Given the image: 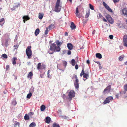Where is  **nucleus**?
<instances>
[{
    "mask_svg": "<svg viewBox=\"0 0 127 127\" xmlns=\"http://www.w3.org/2000/svg\"><path fill=\"white\" fill-rule=\"evenodd\" d=\"M60 0H57L55 7V11L56 12H59L61 9L62 6L60 5Z\"/></svg>",
    "mask_w": 127,
    "mask_h": 127,
    "instance_id": "nucleus-1",
    "label": "nucleus"
},
{
    "mask_svg": "<svg viewBox=\"0 0 127 127\" xmlns=\"http://www.w3.org/2000/svg\"><path fill=\"white\" fill-rule=\"evenodd\" d=\"M31 46H28L26 50V53L28 56V59H30L32 55V52L31 50Z\"/></svg>",
    "mask_w": 127,
    "mask_h": 127,
    "instance_id": "nucleus-2",
    "label": "nucleus"
},
{
    "mask_svg": "<svg viewBox=\"0 0 127 127\" xmlns=\"http://www.w3.org/2000/svg\"><path fill=\"white\" fill-rule=\"evenodd\" d=\"M46 68V66L44 64H41L40 63H38L37 66V69L39 70H40L44 69Z\"/></svg>",
    "mask_w": 127,
    "mask_h": 127,
    "instance_id": "nucleus-3",
    "label": "nucleus"
},
{
    "mask_svg": "<svg viewBox=\"0 0 127 127\" xmlns=\"http://www.w3.org/2000/svg\"><path fill=\"white\" fill-rule=\"evenodd\" d=\"M105 17L108 22L110 24H112L113 23V20L110 15L108 14H106Z\"/></svg>",
    "mask_w": 127,
    "mask_h": 127,
    "instance_id": "nucleus-4",
    "label": "nucleus"
},
{
    "mask_svg": "<svg viewBox=\"0 0 127 127\" xmlns=\"http://www.w3.org/2000/svg\"><path fill=\"white\" fill-rule=\"evenodd\" d=\"M68 93L69 98H70L71 100L72 98L74 97L75 96V92L73 90H71Z\"/></svg>",
    "mask_w": 127,
    "mask_h": 127,
    "instance_id": "nucleus-5",
    "label": "nucleus"
},
{
    "mask_svg": "<svg viewBox=\"0 0 127 127\" xmlns=\"http://www.w3.org/2000/svg\"><path fill=\"white\" fill-rule=\"evenodd\" d=\"M113 99V98L112 96H109L107 97L103 103L104 104H105L107 103H109L110 102V101H112Z\"/></svg>",
    "mask_w": 127,
    "mask_h": 127,
    "instance_id": "nucleus-6",
    "label": "nucleus"
},
{
    "mask_svg": "<svg viewBox=\"0 0 127 127\" xmlns=\"http://www.w3.org/2000/svg\"><path fill=\"white\" fill-rule=\"evenodd\" d=\"M111 86L110 85L108 86H107L104 90L103 93L104 94H106L109 93L111 90Z\"/></svg>",
    "mask_w": 127,
    "mask_h": 127,
    "instance_id": "nucleus-7",
    "label": "nucleus"
},
{
    "mask_svg": "<svg viewBox=\"0 0 127 127\" xmlns=\"http://www.w3.org/2000/svg\"><path fill=\"white\" fill-rule=\"evenodd\" d=\"M123 45L127 47V35L125 34L123 36Z\"/></svg>",
    "mask_w": 127,
    "mask_h": 127,
    "instance_id": "nucleus-8",
    "label": "nucleus"
},
{
    "mask_svg": "<svg viewBox=\"0 0 127 127\" xmlns=\"http://www.w3.org/2000/svg\"><path fill=\"white\" fill-rule=\"evenodd\" d=\"M57 46H56V44L54 43H52L51 44L50 48L51 49L53 50L54 52H55V51L56 52H59V51H57Z\"/></svg>",
    "mask_w": 127,
    "mask_h": 127,
    "instance_id": "nucleus-9",
    "label": "nucleus"
},
{
    "mask_svg": "<svg viewBox=\"0 0 127 127\" xmlns=\"http://www.w3.org/2000/svg\"><path fill=\"white\" fill-rule=\"evenodd\" d=\"M103 4L105 8H106L109 12L111 13L113 12V11L109 7V6L105 2H103Z\"/></svg>",
    "mask_w": 127,
    "mask_h": 127,
    "instance_id": "nucleus-10",
    "label": "nucleus"
},
{
    "mask_svg": "<svg viewBox=\"0 0 127 127\" xmlns=\"http://www.w3.org/2000/svg\"><path fill=\"white\" fill-rule=\"evenodd\" d=\"M56 43L57 46V50L58 51H60L61 49L60 48V46L62 44V42H59L58 40H57L56 42Z\"/></svg>",
    "mask_w": 127,
    "mask_h": 127,
    "instance_id": "nucleus-11",
    "label": "nucleus"
},
{
    "mask_svg": "<svg viewBox=\"0 0 127 127\" xmlns=\"http://www.w3.org/2000/svg\"><path fill=\"white\" fill-rule=\"evenodd\" d=\"M79 80H75L74 82V84L75 88L77 89H78L79 87Z\"/></svg>",
    "mask_w": 127,
    "mask_h": 127,
    "instance_id": "nucleus-12",
    "label": "nucleus"
},
{
    "mask_svg": "<svg viewBox=\"0 0 127 127\" xmlns=\"http://www.w3.org/2000/svg\"><path fill=\"white\" fill-rule=\"evenodd\" d=\"M99 18H101L102 19L103 21L105 22H107V20L102 16L101 14L99 13Z\"/></svg>",
    "mask_w": 127,
    "mask_h": 127,
    "instance_id": "nucleus-13",
    "label": "nucleus"
},
{
    "mask_svg": "<svg viewBox=\"0 0 127 127\" xmlns=\"http://www.w3.org/2000/svg\"><path fill=\"white\" fill-rule=\"evenodd\" d=\"M89 72H87L85 73V74L84 75L83 77L84 78H86L85 79H84V81H85L88 78V77H89Z\"/></svg>",
    "mask_w": 127,
    "mask_h": 127,
    "instance_id": "nucleus-14",
    "label": "nucleus"
},
{
    "mask_svg": "<svg viewBox=\"0 0 127 127\" xmlns=\"http://www.w3.org/2000/svg\"><path fill=\"white\" fill-rule=\"evenodd\" d=\"M67 47L68 49L70 50H71L73 48V46L72 44L71 43H68L67 44Z\"/></svg>",
    "mask_w": 127,
    "mask_h": 127,
    "instance_id": "nucleus-15",
    "label": "nucleus"
},
{
    "mask_svg": "<svg viewBox=\"0 0 127 127\" xmlns=\"http://www.w3.org/2000/svg\"><path fill=\"white\" fill-rule=\"evenodd\" d=\"M20 6V4H17V5H16V4H15V5H13L12 7L11 6V9L12 10H14L16 8L19 7Z\"/></svg>",
    "mask_w": 127,
    "mask_h": 127,
    "instance_id": "nucleus-16",
    "label": "nucleus"
},
{
    "mask_svg": "<svg viewBox=\"0 0 127 127\" xmlns=\"http://www.w3.org/2000/svg\"><path fill=\"white\" fill-rule=\"evenodd\" d=\"M5 22L4 19V18H2L0 19V25L2 26Z\"/></svg>",
    "mask_w": 127,
    "mask_h": 127,
    "instance_id": "nucleus-17",
    "label": "nucleus"
},
{
    "mask_svg": "<svg viewBox=\"0 0 127 127\" xmlns=\"http://www.w3.org/2000/svg\"><path fill=\"white\" fill-rule=\"evenodd\" d=\"M51 121V118L49 117H47L45 118V122L46 123L49 124V123Z\"/></svg>",
    "mask_w": 127,
    "mask_h": 127,
    "instance_id": "nucleus-18",
    "label": "nucleus"
},
{
    "mask_svg": "<svg viewBox=\"0 0 127 127\" xmlns=\"http://www.w3.org/2000/svg\"><path fill=\"white\" fill-rule=\"evenodd\" d=\"M70 27L71 29L72 30L75 29L76 28V26L75 25L74 23L73 22H72L71 23Z\"/></svg>",
    "mask_w": 127,
    "mask_h": 127,
    "instance_id": "nucleus-19",
    "label": "nucleus"
},
{
    "mask_svg": "<svg viewBox=\"0 0 127 127\" xmlns=\"http://www.w3.org/2000/svg\"><path fill=\"white\" fill-rule=\"evenodd\" d=\"M75 14L77 17L79 18H80L81 17L80 14H79V11L78 7L76 8Z\"/></svg>",
    "mask_w": 127,
    "mask_h": 127,
    "instance_id": "nucleus-20",
    "label": "nucleus"
},
{
    "mask_svg": "<svg viewBox=\"0 0 127 127\" xmlns=\"http://www.w3.org/2000/svg\"><path fill=\"white\" fill-rule=\"evenodd\" d=\"M122 13L124 15L127 16V9L126 8L122 10Z\"/></svg>",
    "mask_w": 127,
    "mask_h": 127,
    "instance_id": "nucleus-21",
    "label": "nucleus"
},
{
    "mask_svg": "<svg viewBox=\"0 0 127 127\" xmlns=\"http://www.w3.org/2000/svg\"><path fill=\"white\" fill-rule=\"evenodd\" d=\"M17 60V59L16 57H13L12 59V63L13 65L16 64V60Z\"/></svg>",
    "mask_w": 127,
    "mask_h": 127,
    "instance_id": "nucleus-22",
    "label": "nucleus"
},
{
    "mask_svg": "<svg viewBox=\"0 0 127 127\" xmlns=\"http://www.w3.org/2000/svg\"><path fill=\"white\" fill-rule=\"evenodd\" d=\"M96 57L99 59L102 58V56L99 53H97L96 54Z\"/></svg>",
    "mask_w": 127,
    "mask_h": 127,
    "instance_id": "nucleus-23",
    "label": "nucleus"
},
{
    "mask_svg": "<svg viewBox=\"0 0 127 127\" xmlns=\"http://www.w3.org/2000/svg\"><path fill=\"white\" fill-rule=\"evenodd\" d=\"M39 29L38 28L37 29L35 32V34L36 36H37L39 32Z\"/></svg>",
    "mask_w": 127,
    "mask_h": 127,
    "instance_id": "nucleus-24",
    "label": "nucleus"
},
{
    "mask_svg": "<svg viewBox=\"0 0 127 127\" xmlns=\"http://www.w3.org/2000/svg\"><path fill=\"white\" fill-rule=\"evenodd\" d=\"M36 124L34 122L31 123L29 125V127H35Z\"/></svg>",
    "mask_w": 127,
    "mask_h": 127,
    "instance_id": "nucleus-25",
    "label": "nucleus"
},
{
    "mask_svg": "<svg viewBox=\"0 0 127 127\" xmlns=\"http://www.w3.org/2000/svg\"><path fill=\"white\" fill-rule=\"evenodd\" d=\"M23 19L25 20L26 21L29 20L30 18L28 16H23Z\"/></svg>",
    "mask_w": 127,
    "mask_h": 127,
    "instance_id": "nucleus-26",
    "label": "nucleus"
},
{
    "mask_svg": "<svg viewBox=\"0 0 127 127\" xmlns=\"http://www.w3.org/2000/svg\"><path fill=\"white\" fill-rule=\"evenodd\" d=\"M71 63L72 64V65L74 66L76 64V62L74 59H72L71 61Z\"/></svg>",
    "mask_w": 127,
    "mask_h": 127,
    "instance_id": "nucleus-27",
    "label": "nucleus"
},
{
    "mask_svg": "<svg viewBox=\"0 0 127 127\" xmlns=\"http://www.w3.org/2000/svg\"><path fill=\"white\" fill-rule=\"evenodd\" d=\"M1 58L3 59H7V56L6 54H4L2 55Z\"/></svg>",
    "mask_w": 127,
    "mask_h": 127,
    "instance_id": "nucleus-28",
    "label": "nucleus"
},
{
    "mask_svg": "<svg viewBox=\"0 0 127 127\" xmlns=\"http://www.w3.org/2000/svg\"><path fill=\"white\" fill-rule=\"evenodd\" d=\"M54 52V51L53 50L51 49L50 48L48 51V53L50 54H52Z\"/></svg>",
    "mask_w": 127,
    "mask_h": 127,
    "instance_id": "nucleus-29",
    "label": "nucleus"
},
{
    "mask_svg": "<svg viewBox=\"0 0 127 127\" xmlns=\"http://www.w3.org/2000/svg\"><path fill=\"white\" fill-rule=\"evenodd\" d=\"M45 107L44 105H42L40 107V110L41 111H43L45 109Z\"/></svg>",
    "mask_w": 127,
    "mask_h": 127,
    "instance_id": "nucleus-30",
    "label": "nucleus"
},
{
    "mask_svg": "<svg viewBox=\"0 0 127 127\" xmlns=\"http://www.w3.org/2000/svg\"><path fill=\"white\" fill-rule=\"evenodd\" d=\"M43 16V14L41 13H39L38 14L39 18L40 19H42Z\"/></svg>",
    "mask_w": 127,
    "mask_h": 127,
    "instance_id": "nucleus-31",
    "label": "nucleus"
},
{
    "mask_svg": "<svg viewBox=\"0 0 127 127\" xmlns=\"http://www.w3.org/2000/svg\"><path fill=\"white\" fill-rule=\"evenodd\" d=\"M29 117L28 115L26 114L24 116V119L25 120H29Z\"/></svg>",
    "mask_w": 127,
    "mask_h": 127,
    "instance_id": "nucleus-32",
    "label": "nucleus"
},
{
    "mask_svg": "<svg viewBox=\"0 0 127 127\" xmlns=\"http://www.w3.org/2000/svg\"><path fill=\"white\" fill-rule=\"evenodd\" d=\"M34 114V113L33 112H30L28 113V115L29 117L30 118H32V115H33Z\"/></svg>",
    "mask_w": 127,
    "mask_h": 127,
    "instance_id": "nucleus-33",
    "label": "nucleus"
},
{
    "mask_svg": "<svg viewBox=\"0 0 127 127\" xmlns=\"http://www.w3.org/2000/svg\"><path fill=\"white\" fill-rule=\"evenodd\" d=\"M53 127H60L59 125L58 124L54 123L52 125Z\"/></svg>",
    "mask_w": 127,
    "mask_h": 127,
    "instance_id": "nucleus-34",
    "label": "nucleus"
},
{
    "mask_svg": "<svg viewBox=\"0 0 127 127\" xmlns=\"http://www.w3.org/2000/svg\"><path fill=\"white\" fill-rule=\"evenodd\" d=\"M33 74L32 72H29L28 74V77H29L31 79L32 78L31 77L33 76Z\"/></svg>",
    "mask_w": 127,
    "mask_h": 127,
    "instance_id": "nucleus-35",
    "label": "nucleus"
},
{
    "mask_svg": "<svg viewBox=\"0 0 127 127\" xmlns=\"http://www.w3.org/2000/svg\"><path fill=\"white\" fill-rule=\"evenodd\" d=\"M32 94L31 93H30L28 94L27 95V97L28 98H30L32 96Z\"/></svg>",
    "mask_w": 127,
    "mask_h": 127,
    "instance_id": "nucleus-36",
    "label": "nucleus"
},
{
    "mask_svg": "<svg viewBox=\"0 0 127 127\" xmlns=\"http://www.w3.org/2000/svg\"><path fill=\"white\" fill-rule=\"evenodd\" d=\"M124 57L122 56H120L119 57V60L120 61H121L123 60V59Z\"/></svg>",
    "mask_w": 127,
    "mask_h": 127,
    "instance_id": "nucleus-37",
    "label": "nucleus"
},
{
    "mask_svg": "<svg viewBox=\"0 0 127 127\" xmlns=\"http://www.w3.org/2000/svg\"><path fill=\"white\" fill-rule=\"evenodd\" d=\"M63 65L65 67H66L67 64V62L65 61H63Z\"/></svg>",
    "mask_w": 127,
    "mask_h": 127,
    "instance_id": "nucleus-38",
    "label": "nucleus"
},
{
    "mask_svg": "<svg viewBox=\"0 0 127 127\" xmlns=\"http://www.w3.org/2000/svg\"><path fill=\"white\" fill-rule=\"evenodd\" d=\"M9 38L8 39H7L6 40H5V46H7L8 45V40H9Z\"/></svg>",
    "mask_w": 127,
    "mask_h": 127,
    "instance_id": "nucleus-39",
    "label": "nucleus"
},
{
    "mask_svg": "<svg viewBox=\"0 0 127 127\" xmlns=\"http://www.w3.org/2000/svg\"><path fill=\"white\" fill-rule=\"evenodd\" d=\"M54 25L53 24H52L50 25L48 27V28L50 30H51L52 28V27L54 26Z\"/></svg>",
    "mask_w": 127,
    "mask_h": 127,
    "instance_id": "nucleus-40",
    "label": "nucleus"
},
{
    "mask_svg": "<svg viewBox=\"0 0 127 127\" xmlns=\"http://www.w3.org/2000/svg\"><path fill=\"white\" fill-rule=\"evenodd\" d=\"M89 5L90 6V8L91 10H94V6H93L92 5L90 4H89Z\"/></svg>",
    "mask_w": 127,
    "mask_h": 127,
    "instance_id": "nucleus-41",
    "label": "nucleus"
},
{
    "mask_svg": "<svg viewBox=\"0 0 127 127\" xmlns=\"http://www.w3.org/2000/svg\"><path fill=\"white\" fill-rule=\"evenodd\" d=\"M124 89L125 91H127V84L124 85Z\"/></svg>",
    "mask_w": 127,
    "mask_h": 127,
    "instance_id": "nucleus-42",
    "label": "nucleus"
},
{
    "mask_svg": "<svg viewBox=\"0 0 127 127\" xmlns=\"http://www.w3.org/2000/svg\"><path fill=\"white\" fill-rule=\"evenodd\" d=\"M90 15V12H89L87 13L85 15V17L86 18H88Z\"/></svg>",
    "mask_w": 127,
    "mask_h": 127,
    "instance_id": "nucleus-43",
    "label": "nucleus"
},
{
    "mask_svg": "<svg viewBox=\"0 0 127 127\" xmlns=\"http://www.w3.org/2000/svg\"><path fill=\"white\" fill-rule=\"evenodd\" d=\"M58 112L60 114H62V110L60 109H59L58 111Z\"/></svg>",
    "mask_w": 127,
    "mask_h": 127,
    "instance_id": "nucleus-44",
    "label": "nucleus"
},
{
    "mask_svg": "<svg viewBox=\"0 0 127 127\" xmlns=\"http://www.w3.org/2000/svg\"><path fill=\"white\" fill-rule=\"evenodd\" d=\"M45 33L46 35H47L48 33V29L47 28L45 32Z\"/></svg>",
    "mask_w": 127,
    "mask_h": 127,
    "instance_id": "nucleus-45",
    "label": "nucleus"
},
{
    "mask_svg": "<svg viewBox=\"0 0 127 127\" xmlns=\"http://www.w3.org/2000/svg\"><path fill=\"white\" fill-rule=\"evenodd\" d=\"M9 68V65H6V70H8Z\"/></svg>",
    "mask_w": 127,
    "mask_h": 127,
    "instance_id": "nucleus-46",
    "label": "nucleus"
},
{
    "mask_svg": "<svg viewBox=\"0 0 127 127\" xmlns=\"http://www.w3.org/2000/svg\"><path fill=\"white\" fill-rule=\"evenodd\" d=\"M20 125V123H19L18 122H17L15 124V126H17V125H18L19 126V125Z\"/></svg>",
    "mask_w": 127,
    "mask_h": 127,
    "instance_id": "nucleus-47",
    "label": "nucleus"
},
{
    "mask_svg": "<svg viewBox=\"0 0 127 127\" xmlns=\"http://www.w3.org/2000/svg\"><path fill=\"white\" fill-rule=\"evenodd\" d=\"M12 103L13 105H15L17 104V102L16 101H15L13 102Z\"/></svg>",
    "mask_w": 127,
    "mask_h": 127,
    "instance_id": "nucleus-48",
    "label": "nucleus"
},
{
    "mask_svg": "<svg viewBox=\"0 0 127 127\" xmlns=\"http://www.w3.org/2000/svg\"><path fill=\"white\" fill-rule=\"evenodd\" d=\"M81 73H82V74L84 75L85 74V73L84 72V69H83L82 71L81 72Z\"/></svg>",
    "mask_w": 127,
    "mask_h": 127,
    "instance_id": "nucleus-49",
    "label": "nucleus"
},
{
    "mask_svg": "<svg viewBox=\"0 0 127 127\" xmlns=\"http://www.w3.org/2000/svg\"><path fill=\"white\" fill-rule=\"evenodd\" d=\"M115 3L118 2L120 0H113Z\"/></svg>",
    "mask_w": 127,
    "mask_h": 127,
    "instance_id": "nucleus-50",
    "label": "nucleus"
},
{
    "mask_svg": "<svg viewBox=\"0 0 127 127\" xmlns=\"http://www.w3.org/2000/svg\"><path fill=\"white\" fill-rule=\"evenodd\" d=\"M109 38L111 39H112L113 37V36L112 35H110L109 36Z\"/></svg>",
    "mask_w": 127,
    "mask_h": 127,
    "instance_id": "nucleus-51",
    "label": "nucleus"
},
{
    "mask_svg": "<svg viewBox=\"0 0 127 127\" xmlns=\"http://www.w3.org/2000/svg\"><path fill=\"white\" fill-rule=\"evenodd\" d=\"M71 51L70 50H68V52H67V54L68 55H70L71 54Z\"/></svg>",
    "mask_w": 127,
    "mask_h": 127,
    "instance_id": "nucleus-52",
    "label": "nucleus"
},
{
    "mask_svg": "<svg viewBox=\"0 0 127 127\" xmlns=\"http://www.w3.org/2000/svg\"><path fill=\"white\" fill-rule=\"evenodd\" d=\"M47 77L48 78H50L51 77V75L49 73H47Z\"/></svg>",
    "mask_w": 127,
    "mask_h": 127,
    "instance_id": "nucleus-53",
    "label": "nucleus"
},
{
    "mask_svg": "<svg viewBox=\"0 0 127 127\" xmlns=\"http://www.w3.org/2000/svg\"><path fill=\"white\" fill-rule=\"evenodd\" d=\"M78 66L77 64H76L75 66V68L76 69H78Z\"/></svg>",
    "mask_w": 127,
    "mask_h": 127,
    "instance_id": "nucleus-54",
    "label": "nucleus"
},
{
    "mask_svg": "<svg viewBox=\"0 0 127 127\" xmlns=\"http://www.w3.org/2000/svg\"><path fill=\"white\" fill-rule=\"evenodd\" d=\"M74 78L76 79V80H78L77 75H75L74 76Z\"/></svg>",
    "mask_w": 127,
    "mask_h": 127,
    "instance_id": "nucleus-55",
    "label": "nucleus"
},
{
    "mask_svg": "<svg viewBox=\"0 0 127 127\" xmlns=\"http://www.w3.org/2000/svg\"><path fill=\"white\" fill-rule=\"evenodd\" d=\"M119 97V95L118 94L116 95V98H118Z\"/></svg>",
    "mask_w": 127,
    "mask_h": 127,
    "instance_id": "nucleus-56",
    "label": "nucleus"
},
{
    "mask_svg": "<svg viewBox=\"0 0 127 127\" xmlns=\"http://www.w3.org/2000/svg\"><path fill=\"white\" fill-rule=\"evenodd\" d=\"M87 63L88 64H90V61H89V60H87Z\"/></svg>",
    "mask_w": 127,
    "mask_h": 127,
    "instance_id": "nucleus-57",
    "label": "nucleus"
},
{
    "mask_svg": "<svg viewBox=\"0 0 127 127\" xmlns=\"http://www.w3.org/2000/svg\"><path fill=\"white\" fill-rule=\"evenodd\" d=\"M99 69H101L102 68V67L101 66V65L100 64V63H99Z\"/></svg>",
    "mask_w": 127,
    "mask_h": 127,
    "instance_id": "nucleus-58",
    "label": "nucleus"
},
{
    "mask_svg": "<svg viewBox=\"0 0 127 127\" xmlns=\"http://www.w3.org/2000/svg\"><path fill=\"white\" fill-rule=\"evenodd\" d=\"M64 35L65 36H67L68 35V33L67 32H65L64 33Z\"/></svg>",
    "mask_w": 127,
    "mask_h": 127,
    "instance_id": "nucleus-59",
    "label": "nucleus"
},
{
    "mask_svg": "<svg viewBox=\"0 0 127 127\" xmlns=\"http://www.w3.org/2000/svg\"><path fill=\"white\" fill-rule=\"evenodd\" d=\"M95 30H94L93 32V34H95Z\"/></svg>",
    "mask_w": 127,
    "mask_h": 127,
    "instance_id": "nucleus-60",
    "label": "nucleus"
},
{
    "mask_svg": "<svg viewBox=\"0 0 127 127\" xmlns=\"http://www.w3.org/2000/svg\"><path fill=\"white\" fill-rule=\"evenodd\" d=\"M118 25L119 27H121L120 26L121 24L120 23H118Z\"/></svg>",
    "mask_w": 127,
    "mask_h": 127,
    "instance_id": "nucleus-61",
    "label": "nucleus"
},
{
    "mask_svg": "<svg viewBox=\"0 0 127 127\" xmlns=\"http://www.w3.org/2000/svg\"><path fill=\"white\" fill-rule=\"evenodd\" d=\"M14 47H18V46L17 45H14Z\"/></svg>",
    "mask_w": 127,
    "mask_h": 127,
    "instance_id": "nucleus-62",
    "label": "nucleus"
},
{
    "mask_svg": "<svg viewBox=\"0 0 127 127\" xmlns=\"http://www.w3.org/2000/svg\"><path fill=\"white\" fill-rule=\"evenodd\" d=\"M23 22L24 23H25V21H26L25 20L23 19Z\"/></svg>",
    "mask_w": 127,
    "mask_h": 127,
    "instance_id": "nucleus-63",
    "label": "nucleus"
},
{
    "mask_svg": "<svg viewBox=\"0 0 127 127\" xmlns=\"http://www.w3.org/2000/svg\"><path fill=\"white\" fill-rule=\"evenodd\" d=\"M125 64L126 65H127V62H126L125 63Z\"/></svg>",
    "mask_w": 127,
    "mask_h": 127,
    "instance_id": "nucleus-64",
    "label": "nucleus"
}]
</instances>
